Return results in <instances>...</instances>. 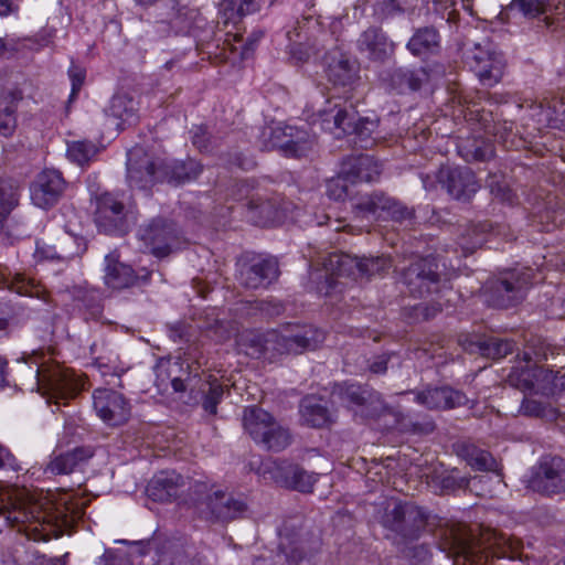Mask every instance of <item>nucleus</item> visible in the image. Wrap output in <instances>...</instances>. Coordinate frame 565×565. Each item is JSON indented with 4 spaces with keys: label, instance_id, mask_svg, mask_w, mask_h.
Masks as SVG:
<instances>
[{
    "label": "nucleus",
    "instance_id": "nucleus-13",
    "mask_svg": "<svg viewBox=\"0 0 565 565\" xmlns=\"http://www.w3.org/2000/svg\"><path fill=\"white\" fill-rule=\"evenodd\" d=\"M403 282L414 297H425L440 290L438 264L434 257L414 259L402 273Z\"/></svg>",
    "mask_w": 565,
    "mask_h": 565
},
{
    "label": "nucleus",
    "instance_id": "nucleus-62",
    "mask_svg": "<svg viewBox=\"0 0 565 565\" xmlns=\"http://www.w3.org/2000/svg\"><path fill=\"white\" fill-rule=\"evenodd\" d=\"M253 308L269 316L279 315L282 309L281 305L268 300L255 301Z\"/></svg>",
    "mask_w": 565,
    "mask_h": 565
},
{
    "label": "nucleus",
    "instance_id": "nucleus-46",
    "mask_svg": "<svg viewBox=\"0 0 565 565\" xmlns=\"http://www.w3.org/2000/svg\"><path fill=\"white\" fill-rule=\"evenodd\" d=\"M328 81L332 84L331 90L332 97H342L344 99H350L352 96L350 94L352 89L353 75L352 73H327Z\"/></svg>",
    "mask_w": 565,
    "mask_h": 565
},
{
    "label": "nucleus",
    "instance_id": "nucleus-27",
    "mask_svg": "<svg viewBox=\"0 0 565 565\" xmlns=\"http://www.w3.org/2000/svg\"><path fill=\"white\" fill-rule=\"evenodd\" d=\"M149 276L150 274L147 271L139 277L129 265L120 263L114 254H108L105 257L104 281L111 289L130 288L139 280L147 281Z\"/></svg>",
    "mask_w": 565,
    "mask_h": 565
},
{
    "label": "nucleus",
    "instance_id": "nucleus-35",
    "mask_svg": "<svg viewBox=\"0 0 565 565\" xmlns=\"http://www.w3.org/2000/svg\"><path fill=\"white\" fill-rule=\"evenodd\" d=\"M90 356L93 364L103 375L119 376L125 371L124 366L120 365L118 354L104 341L94 342L90 345Z\"/></svg>",
    "mask_w": 565,
    "mask_h": 565
},
{
    "label": "nucleus",
    "instance_id": "nucleus-48",
    "mask_svg": "<svg viewBox=\"0 0 565 565\" xmlns=\"http://www.w3.org/2000/svg\"><path fill=\"white\" fill-rule=\"evenodd\" d=\"M361 277H371L381 274L392 266L391 259L385 256L360 258Z\"/></svg>",
    "mask_w": 565,
    "mask_h": 565
},
{
    "label": "nucleus",
    "instance_id": "nucleus-32",
    "mask_svg": "<svg viewBox=\"0 0 565 565\" xmlns=\"http://www.w3.org/2000/svg\"><path fill=\"white\" fill-rule=\"evenodd\" d=\"M92 457L93 451L89 448L76 447L72 450L54 456L47 463L45 472L52 475L71 473Z\"/></svg>",
    "mask_w": 565,
    "mask_h": 565
},
{
    "label": "nucleus",
    "instance_id": "nucleus-14",
    "mask_svg": "<svg viewBox=\"0 0 565 565\" xmlns=\"http://www.w3.org/2000/svg\"><path fill=\"white\" fill-rule=\"evenodd\" d=\"M129 211L114 193H103L96 199L95 223L99 231L121 235L128 231Z\"/></svg>",
    "mask_w": 565,
    "mask_h": 565
},
{
    "label": "nucleus",
    "instance_id": "nucleus-22",
    "mask_svg": "<svg viewBox=\"0 0 565 565\" xmlns=\"http://www.w3.org/2000/svg\"><path fill=\"white\" fill-rule=\"evenodd\" d=\"M140 238L151 248L157 257L169 255L177 242V230L173 223L163 218H154L139 230Z\"/></svg>",
    "mask_w": 565,
    "mask_h": 565
},
{
    "label": "nucleus",
    "instance_id": "nucleus-64",
    "mask_svg": "<svg viewBox=\"0 0 565 565\" xmlns=\"http://www.w3.org/2000/svg\"><path fill=\"white\" fill-rule=\"evenodd\" d=\"M118 557L111 550H106L97 565H117Z\"/></svg>",
    "mask_w": 565,
    "mask_h": 565
},
{
    "label": "nucleus",
    "instance_id": "nucleus-63",
    "mask_svg": "<svg viewBox=\"0 0 565 565\" xmlns=\"http://www.w3.org/2000/svg\"><path fill=\"white\" fill-rule=\"evenodd\" d=\"M85 82V73H72L70 102L74 100Z\"/></svg>",
    "mask_w": 565,
    "mask_h": 565
},
{
    "label": "nucleus",
    "instance_id": "nucleus-23",
    "mask_svg": "<svg viewBox=\"0 0 565 565\" xmlns=\"http://www.w3.org/2000/svg\"><path fill=\"white\" fill-rule=\"evenodd\" d=\"M417 404L428 409H452L465 406L469 398L461 391L450 386L426 387L420 391H411Z\"/></svg>",
    "mask_w": 565,
    "mask_h": 565
},
{
    "label": "nucleus",
    "instance_id": "nucleus-44",
    "mask_svg": "<svg viewBox=\"0 0 565 565\" xmlns=\"http://www.w3.org/2000/svg\"><path fill=\"white\" fill-rule=\"evenodd\" d=\"M18 201V185L9 179L0 178V222L7 218Z\"/></svg>",
    "mask_w": 565,
    "mask_h": 565
},
{
    "label": "nucleus",
    "instance_id": "nucleus-57",
    "mask_svg": "<svg viewBox=\"0 0 565 565\" xmlns=\"http://www.w3.org/2000/svg\"><path fill=\"white\" fill-rule=\"evenodd\" d=\"M191 140L192 143L200 150V151H209L210 149V141L207 136V130L203 126H196L191 131Z\"/></svg>",
    "mask_w": 565,
    "mask_h": 565
},
{
    "label": "nucleus",
    "instance_id": "nucleus-56",
    "mask_svg": "<svg viewBox=\"0 0 565 565\" xmlns=\"http://www.w3.org/2000/svg\"><path fill=\"white\" fill-rule=\"evenodd\" d=\"M18 310L9 301L0 300V331L6 330L17 319Z\"/></svg>",
    "mask_w": 565,
    "mask_h": 565
},
{
    "label": "nucleus",
    "instance_id": "nucleus-45",
    "mask_svg": "<svg viewBox=\"0 0 565 565\" xmlns=\"http://www.w3.org/2000/svg\"><path fill=\"white\" fill-rule=\"evenodd\" d=\"M96 152V146L87 140L72 141L67 146L68 159L81 166L87 163Z\"/></svg>",
    "mask_w": 565,
    "mask_h": 565
},
{
    "label": "nucleus",
    "instance_id": "nucleus-34",
    "mask_svg": "<svg viewBox=\"0 0 565 565\" xmlns=\"http://www.w3.org/2000/svg\"><path fill=\"white\" fill-rule=\"evenodd\" d=\"M202 164L194 159L186 161L161 162V181L177 184L195 180L202 172Z\"/></svg>",
    "mask_w": 565,
    "mask_h": 565
},
{
    "label": "nucleus",
    "instance_id": "nucleus-19",
    "mask_svg": "<svg viewBox=\"0 0 565 565\" xmlns=\"http://www.w3.org/2000/svg\"><path fill=\"white\" fill-rule=\"evenodd\" d=\"M437 180L454 199L463 202L469 201L479 189L475 173L468 167H441Z\"/></svg>",
    "mask_w": 565,
    "mask_h": 565
},
{
    "label": "nucleus",
    "instance_id": "nucleus-50",
    "mask_svg": "<svg viewBox=\"0 0 565 565\" xmlns=\"http://www.w3.org/2000/svg\"><path fill=\"white\" fill-rule=\"evenodd\" d=\"M436 480L443 490L454 491L468 487L469 479L459 475L457 469L436 476Z\"/></svg>",
    "mask_w": 565,
    "mask_h": 565
},
{
    "label": "nucleus",
    "instance_id": "nucleus-15",
    "mask_svg": "<svg viewBox=\"0 0 565 565\" xmlns=\"http://www.w3.org/2000/svg\"><path fill=\"white\" fill-rule=\"evenodd\" d=\"M295 129L291 126L285 128L275 127L264 130V148L266 150L279 149L287 156L301 157L312 150L315 140L307 131L300 136L294 135Z\"/></svg>",
    "mask_w": 565,
    "mask_h": 565
},
{
    "label": "nucleus",
    "instance_id": "nucleus-36",
    "mask_svg": "<svg viewBox=\"0 0 565 565\" xmlns=\"http://www.w3.org/2000/svg\"><path fill=\"white\" fill-rule=\"evenodd\" d=\"M22 99L19 89L4 90L0 94V135L10 136L17 126V104Z\"/></svg>",
    "mask_w": 565,
    "mask_h": 565
},
{
    "label": "nucleus",
    "instance_id": "nucleus-5",
    "mask_svg": "<svg viewBox=\"0 0 565 565\" xmlns=\"http://www.w3.org/2000/svg\"><path fill=\"white\" fill-rule=\"evenodd\" d=\"M178 369L177 363H160L157 366V375L160 377L163 372L167 373V377L170 379L174 392L190 390L193 403L201 401L203 409L211 415H215L217 413V405L224 395V386L218 379L206 373L189 375L185 380L172 376Z\"/></svg>",
    "mask_w": 565,
    "mask_h": 565
},
{
    "label": "nucleus",
    "instance_id": "nucleus-51",
    "mask_svg": "<svg viewBox=\"0 0 565 565\" xmlns=\"http://www.w3.org/2000/svg\"><path fill=\"white\" fill-rule=\"evenodd\" d=\"M512 6L518 8L525 17L535 18L545 13L548 0H513Z\"/></svg>",
    "mask_w": 565,
    "mask_h": 565
},
{
    "label": "nucleus",
    "instance_id": "nucleus-20",
    "mask_svg": "<svg viewBox=\"0 0 565 565\" xmlns=\"http://www.w3.org/2000/svg\"><path fill=\"white\" fill-rule=\"evenodd\" d=\"M127 180L132 189L148 190L154 182L161 181L160 164L142 153L141 149L128 152Z\"/></svg>",
    "mask_w": 565,
    "mask_h": 565
},
{
    "label": "nucleus",
    "instance_id": "nucleus-11",
    "mask_svg": "<svg viewBox=\"0 0 565 565\" xmlns=\"http://www.w3.org/2000/svg\"><path fill=\"white\" fill-rule=\"evenodd\" d=\"M526 488L552 495L565 492V461L559 457H543L527 476Z\"/></svg>",
    "mask_w": 565,
    "mask_h": 565
},
{
    "label": "nucleus",
    "instance_id": "nucleus-55",
    "mask_svg": "<svg viewBox=\"0 0 565 565\" xmlns=\"http://www.w3.org/2000/svg\"><path fill=\"white\" fill-rule=\"evenodd\" d=\"M238 332L236 322H226L217 320L214 326L210 328V333L216 341H225Z\"/></svg>",
    "mask_w": 565,
    "mask_h": 565
},
{
    "label": "nucleus",
    "instance_id": "nucleus-49",
    "mask_svg": "<svg viewBox=\"0 0 565 565\" xmlns=\"http://www.w3.org/2000/svg\"><path fill=\"white\" fill-rule=\"evenodd\" d=\"M338 394L343 402L353 405H363L366 402V391L358 384H345L339 387Z\"/></svg>",
    "mask_w": 565,
    "mask_h": 565
},
{
    "label": "nucleus",
    "instance_id": "nucleus-30",
    "mask_svg": "<svg viewBox=\"0 0 565 565\" xmlns=\"http://www.w3.org/2000/svg\"><path fill=\"white\" fill-rule=\"evenodd\" d=\"M324 278L329 287H334L333 277H361L360 258L343 253H331L323 258Z\"/></svg>",
    "mask_w": 565,
    "mask_h": 565
},
{
    "label": "nucleus",
    "instance_id": "nucleus-40",
    "mask_svg": "<svg viewBox=\"0 0 565 565\" xmlns=\"http://www.w3.org/2000/svg\"><path fill=\"white\" fill-rule=\"evenodd\" d=\"M459 455L476 470L488 471L495 468V460L492 455L475 445L462 444L459 447Z\"/></svg>",
    "mask_w": 565,
    "mask_h": 565
},
{
    "label": "nucleus",
    "instance_id": "nucleus-61",
    "mask_svg": "<svg viewBox=\"0 0 565 565\" xmlns=\"http://www.w3.org/2000/svg\"><path fill=\"white\" fill-rule=\"evenodd\" d=\"M408 51L417 57L423 58L422 30H417L407 43Z\"/></svg>",
    "mask_w": 565,
    "mask_h": 565
},
{
    "label": "nucleus",
    "instance_id": "nucleus-38",
    "mask_svg": "<svg viewBox=\"0 0 565 565\" xmlns=\"http://www.w3.org/2000/svg\"><path fill=\"white\" fill-rule=\"evenodd\" d=\"M138 103L127 93H117L110 99L106 114L122 122L131 124L136 118Z\"/></svg>",
    "mask_w": 565,
    "mask_h": 565
},
{
    "label": "nucleus",
    "instance_id": "nucleus-33",
    "mask_svg": "<svg viewBox=\"0 0 565 565\" xmlns=\"http://www.w3.org/2000/svg\"><path fill=\"white\" fill-rule=\"evenodd\" d=\"M248 209L252 213L250 218L260 226H267L280 222L286 216V209L280 204L277 198L266 201L250 199Z\"/></svg>",
    "mask_w": 565,
    "mask_h": 565
},
{
    "label": "nucleus",
    "instance_id": "nucleus-17",
    "mask_svg": "<svg viewBox=\"0 0 565 565\" xmlns=\"http://www.w3.org/2000/svg\"><path fill=\"white\" fill-rule=\"evenodd\" d=\"M93 406L97 416L109 426L125 424L130 417V405L125 396L108 388H97L93 393Z\"/></svg>",
    "mask_w": 565,
    "mask_h": 565
},
{
    "label": "nucleus",
    "instance_id": "nucleus-6",
    "mask_svg": "<svg viewBox=\"0 0 565 565\" xmlns=\"http://www.w3.org/2000/svg\"><path fill=\"white\" fill-rule=\"evenodd\" d=\"M194 495L195 511L201 519L212 522H230L244 515L247 504L244 500L234 498L221 490L209 492L205 482H195L191 487Z\"/></svg>",
    "mask_w": 565,
    "mask_h": 565
},
{
    "label": "nucleus",
    "instance_id": "nucleus-18",
    "mask_svg": "<svg viewBox=\"0 0 565 565\" xmlns=\"http://www.w3.org/2000/svg\"><path fill=\"white\" fill-rule=\"evenodd\" d=\"M65 180L55 169H45L40 172L30 185L32 203L41 209L55 205L65 190Z\"/></svg>",
    "mask_w": 565,
    "mask_h": 565
},
{
    "label": "nucleus",
    "instance_id": "nucleus-26",
    "mask_svg": "<svg viewBox=\"0 0 565 565\" xmlns=\"http://www.w3.org/2000/svg\"><path fill=\"white\" fill-rule=\"evenodd\" d=\"M342 174L351 183L376 181L382 172L379 161L369 154L350 156L341 166Z\"/></svg>",
    "mask_w": 565,
    "mask_h": 565
},
{
    "label": "nucleus",
    "instance_id": "nucleus-9",
    "mask_svg": "<svg viewBox=\"0 0 565 565\" xmlns=\"http://www.w3.org/2000/svg\"><path fill=\"white\" fill-rule=\"evenodd\" d=\"M457 554L471 565H486L489 557H514L513 543L503 534L487 531L478 540L461 541Z\"/></svg>",
    "mask_w": 565,
    "mask_h": 565
},
{
    "label": "nucleus",
    "instance_id": "nucleus-37",
    "mask_svg": "<svg viewBox=\"0 0 565 565\" xmlns=\"http://www.w3.org/2000/svg\"><path fill=\"white\" fill-rule=\"evenodd\" d=\"M514 343L508 339L489 337L471 342L468 350L471 353H479L482 356L498 360L512 353Z\"/></svg>",
    "mask_w": 565,
    "mask_h": 565
},
{
    "label": "nucleus",
    "instance_id": "nucleus-29",
    "mask_svg": "<svg viewBox=\"0 0 565 565\" xmlns=\"http://www.w3.org/2000/svg\"><path fill=\"white\" fill-rule=\"evenodd\" d=\"M356 44L359 51L374 62H384L394 50V44L388 41L383 31L374 26L362 32Z\"/></svg>",
    "mask_w": 565,
    "mask_h": 565
},
{
    "label": "nucleus",
    "instance_id": "nucleus-1",
    "mask_svg": "<svg viewBox=\"0 0 565 565\" xmlns=\"http://www.w3.org/2000/svg\"><path fill=\"white\" fill-rule=\"evenodd\" d=\"M4 518L18 531L24 532L33 541H47L54 526L65 524L66 515L60 511L42 493L26 489L18 490L11 508L3 512Z\"/></svg>",
    "mask_w": 565,
    "mask_h": 565
},
{
    "label": "nucleus",
    "instance_id": "nucleus-31",
    "mask_svg": "<svg viewBox=\"0 0 565 565\" xmlns=\"http://www.w3.org/2000/svg\"><path fill=\"white\" fill-rule=\"evenodd\" d=\"M184 484L185 480L180 473L173 470L160 471L148 483L147 494L153 501L167 502L175 498Z\"/></svg>",
    "mask_w": 565,
    "mask_h": 565
},
{
    "label": "nucleus",
    "instance_id": "nucleus-16",
    "mask_svg": "<svg viewBox=\"0 0 565 565\" xmlns=\"http://www.w3.org/2000/svg\"><path fill=\"white\" fill-rule=\"evenodd\" d=\"M322 129L333 134L337 138L343 135H363L364 126L372 124L367 119L359 117L358 113L350 108L333 105L319 111Z\"/></svg>",
    "mask_w": 565,
    "mask_h": 565
},
{
    "label": "nucleus",
    "instance_id": "nucleus-58",
    "mask_svg": "<svg viewBox=\"0 0 565 565\" xmlns=\"http://www.w3.org/2000/svg\"><path fill=\"white\" fill-rule=\"evenodd\" d=\"M74 239L72 237H66L64 241L60 244V250H52L45 255L46 258L50 259H60V260H70L75 255H77L76 252H72L67 249V245L73 244Z\"/></svg>",
    "mask_w": 565,
    "mask_h": 565
},
{
    "label": "nucleus",
    "instance_id": "nucleus-42",
    "mask_svg": "<svg viewBox=\"0 0 565 565\" xmlns=\"http://www.w3.org/2000/svg\"><path fill=\"white\" fill-rule=\"evenodd\" d=\"M0 287L8 288L18 295L21 296H31L38 295V290H34V285L30 279H28L22 274H14L13 276L10 273H7V268L0 265Z\"/></svg>",
    "mask_w": 565,
    "mask_h": 565
},
{
    "label": "nucleus",
    "instance_id": "nucleus-52",
    "mask_svg": "<svg viewBox=\"0 0 565 565\" xmlns=\"http://www.w3.org/2000/svg\"><path fill=\"white\" fill-rule=\"evenodd\" d=\"M77 300L85 308L90 318L97 319L103 312L99 294L96 291H83L77 296Z\"/></svg>",
    "mask_w": 565,
    "mask_h": 565
},
{
    "label": "nucleus",
    "instance_id": "nucleus-25",
    "mask_svg": "<svg viewBox=\"0 0 565 565\" xmlns=\"http://www.w3.org/2000/svg\"><path fill=\"white\" fill-rule=\"evenodd\" d=\"M299 413L302 423L312 428L329 427L335 422V413L329 407V402L316 395L301 399Z\"/></svg>",
    "mask_w": 565,
    "mask_h": 565
},
{
    "label": "nucleus",
    "instance_id": "nucleus-3",
    "mask_svg": "<svg viewBox=\"0 0 565 565\" xmlns=\"http://www.w3.org/2000/svg\"><path fill=\"white\" fill-rule=\"evenodd\" d=\"M22 371L32 380L30 390L41 392L51 403L65 404V401L76 396L84 387V382L73 371L56 363H39L33 360L22 365Z\"/></svg>",
    "mask_w": 565,
    "mask_h": 565
},
{
    "label": "nucleus",
    "instance_id": "nucleus-21",
    "mask_svg": "<svg viewBox=\"0 0 565 565\" xmlns=\"http://www.w3.org/2000/svg\"><path fill=\"white\" fill-rule=\"evenodd\" d=\"M264 475L269 473L270 479L281 486L294 488L301 492H310L317 481L313 473H309L299 466L287 461H271L263 466Z\"/></svg>",
    "mask_w": 565,
    "mask_h": 565
},
{
    "label": "nucleus",
    "instance_id": "nucleus-53",
    "mask_svg": "<svg viewBox=\"0 0 565 565\" xmlns=\"http://www.w3.org/2000/svg\"><path fill=\"white\" fill-rule=\"evenodd\" d=\"M324 64L329 71H351L352 68L347 54L339 47H334L326 54Z\"/></svg>",
    "mask_w": 565,
    "mask_h": 565
},
{
    "label": "nucleus",
    "instance_id": "nucleus-4",
    "mask_svg": "<svg viewBox=\"0 0 565 565\" xmlns=\"http://www.w3.org/2000/svg\"><path fill=\"white\" fill-rule=\"evenodd\" d=\"M259 351H274L278 354H300L315 350L324 341V332L312 326H288L281 330H271L264 335L253 338Z\"/></svg>",
    "mask_w": 565,
    "mask_h": 565
},
{
    "label": "nucleus",
    "instance_id": "nucleus-10",
    "mask_svg": "<svg viewBox=\"0 0 565 565\" xmlns=\"http://www.w3.org/2000/svg\"><path fill=\"white\" fill-rule=\"evenodd\" d=\"M353 213L361 220L391 218L395 222L411 220L414 211L394 198L374 192L361 196L353 205Z\"/></svg>",
    "mask_w": 565,
    "mask_h": 565
},
{
    "label": "nucleus",
    "instance_id": "nucleus-47",
    "mask_svg": "<svg viewBox=\"0 0 565 565\" xmlns=\"http://www.w3.org/2000/svg\"><path fill=\"white\" fill-rule=\"evenodd\" d=\"M422 30L423 38V60L426 61L435 56L440 51V35L435 28L425 26Z\"/></svg>",
    "mask_w": 565,
    "mask_h": 565
},
{
    "label": "nucleus",
    "instance_id": "nucleus-7",
    "mask_svg": "<svg viewBox=\"0 0 565 565\" xmlns=\"http://www.w3.org/2000/svg\"><path fill=\"white\" fill-rule=\"evenodd\" d=\"M243 426L252 439L267 450L280 451L290 444V434L265 409L249 406L243 413Z\"/></svg>",
    "mask_w": 565,
    "mask_h": 565
},
{
    "label": "nucleus",
    "instance_id": "nucleus-60",
    "mask_svg": "<svg viewBox=\"0 0 565 565\" xmlns=\"http://www.w3.org/2000/svg\"><path fill=\"white\" fill-rule=\"evenodd\" d=\"M520 411L524 415L540 417L544 413V407H543L542 403H540L535 399L524 398L521 404Z\"/></svg>",
    "mask_w": 565,
    "mask_h": 565
},
{
    "label": "nucleus",
    "instance_id": "nucleus-43",
    "mask_svg": "<svg viewBox=\"0 0 565 565\" xmlns=\"http://www.w3.org/2000/svg\"><path fill=\"white\" fill-rule=\"evenodd\" d=\"M489 228L490 225L486 223L469 226L459 241V245L462 250L468 254L481 247L487 241L486 236Z\"/></svg>",
    "mask_w": 565,
    "mask_h": 565
},
{
    "label": "nucleus",
    "instance_id": "nucleus-24",
    "mask_svg": "<svg viewBox=\"0 0 565 565\" xmlns=\"http://www.w3.org/2000/svg\"><path fill=\"white\" fill-rule=\"evenodd\" d=\"M279 276L277 259L262 258L250 264H243L239 269V282L249 289L265 288Z\"/></svg>",
    "mask_w": 565,
    "mask_h": 565
},
{
    "label": "nucleus",
    "instance_id": "nucleus-28",
    "mask_svg": "<svg viewBox=\"0 0 565 565\" xmlns=\"http://www.w3.org/2000/svg\"><path fill=\"white\" fill-rule=\"evenodd\" d=\"M463 58L470 68H479V71H494L505 67L502 53L490 41H486L483 44H473L472 47L465 51Z\"/></svg>",
    "mask_w": 565,
    "mask_h": 565
},
{
    "label": "nucleus",
    "instance_id": "nucleus-8",
    "mask_svg": "<svg viewBox=\"0 0 565 565\" xmlns=\"http://www.w3.org/2000/svg\"><path fill=\"white\" fill-rule=\"evenodd\" d=\"M534 273L531 268L511 269L486 285V301L497 308H509L521 302L526 295Z\"/></svg>",
    "mask_w": 565,
    "mask_h": 565
},
{
    "label": "nucleus",
    "instance_id": "nucleus-41",
    "mask_svg": "<svg viewBox=\"0 0 565 565\" xmlns=\"http://www.w3.org/2000/svg\"><path fill=\"white\" fill-rule=\"evenodd\" d=\"M318 542L309 544L307 540H299L296 542L284 541L280 543V548L290 565H298L301 561L309 559L317 551Z\"/></svg>",
    "mask_w": 565,
    "mask_h": 565
},
{
    "label": "nucleus",
    "instance_id": "nucleus-12",
    "mask_svg": "<svg viewBox=\"0 0 565 565\" xmlns=\"http://www.w3.org/2000/svg\"><path fill=\"white\" fill-rule=\"evenodd\" d=\"M154 22L163 34H190L202 19L196 9L169 0L157 8Z\"/></svg>",
    "mask_w": 565,
    "mask_h": 565
},
{
    "label": "nucleus",
    "instance_id": "nucleus-59",
    "mask_svg": "<svg viewBox=\"0 0 565 565\" xmlns=\"http://www.w3.org/2000/svg\"><path fill=\"white\" fill-rule=\"evenodd\" d=\"M390 353H382L379 355H375L369 364V370L373 374H384L387 371V363L391 360Z\"/></svg>",
    "mask_w": 565,
    "mask_h": 565
},
{
    "label": "nucleus",
    "instance_id": "nucleus-54",
    "mask_svg": "<svg viewBox=\"0 0 565 565\" xmlns=\"http://www.w3.org/2000/svg\"><path fill=\"white\" fill-rule=\"evenodd\" d=\"M349 180L342 174V170L337 178L327 182V195L334 201H342L348 196Z\"/></svg>",
    "mask_w": 565,
    "mask_h": 565
},
{
    "label": "nucleus",
    "instance_id": "nucleus-2",
    "mask_svg": "<svg viewBox=\"0 0 565 565\" xmlns=\"http://www.w3.org/2000/svg\"><path fill=\"white\" fill-rule=\"evenodd\" d=\"M428 518V511L415 502L391 499L380 515V524L393 544L407 545L422 537Z\"/></svg>",
    "mask_w": 565,
    "mask_h": 565
},
{
    "label": "nucleus",
    "instance_id": "nucleus-39",
    "mask_svg": "<svg viewBox=\"0 0 565 565\" xmlns=\"http://www.w3.org/2000/svg\"><path fill=\"white\" fill-rule=\"evenodd\" d=\"M258 9L256 0H223L221 3L224 24H237L243 17L256 12Z\"/></svg>",
    "mask_w": 565,
    "mask_h": 565
}]
</instances>
